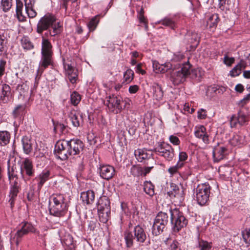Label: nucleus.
<instances>
[{"instance_id":"1","label":"nucleus","mask_w":250,"mask_h":250,"mask_svg":"<svg viewBox=\"0 0 250 250\" xmlns=\"http://www.w3.org/2000/svg\"><path fill=\"white\" fill-rule=\"evenodd\" d=\"M41 54L37 76H41L44 70L53 63L52 46L51 42L43 37H42Z\"/></svg>"},{"instance_id":"2","label":"nucleus","mask_w":250,"mask_h":250,"mask_svg":"<svg viewBox=\"0 0 250 250\" xmlns=\"http://www.w3.org/2000/svg\"><path fill=\"white\" fill-rule=\"evenodd\" d=\"M68 204L64 195L62 194H53L49 200V211L56 216L63 215L67 209Z\"/></svg>"},{"instance_id":"3","label":"nucleus","mask_w":250,"mask_h":250,"mask_svg":"<svg viewBox=\"0 0 250 250\" xmlns=\"http://www.w3.org/2000/svg\"><path fill=\"white\" fill-rule=\"evenodd\" d=\"M191 66L188 63L184 64L181 69L173 71L171 75V81L174 85H178L184 82L188 76L193 78L197 77V70L190 71Z\"/></svg>"},{"instance_id":"4","label":"nucleus","mask_w":250,"mask_h":250,"mask_svg":"<svg viewBox=\"0 0 250 250\" xmlns=\"http://www.w3.org/2000/svg\"><path fill=\"white\" fill-rule=\"evenodd\" d=\"M171 222L174 232H178L182 228L186 226L188 220L182 212L175 208L170 210Z\"/></svg>"},{"instance_id":"5","label":"nucleus","mask_w":250,"mask_h":250,"mask_svg":"<svg viewBox=\"0 0 250 250\" xmlns=\"http://www.w3.org/2000/svg\"><path fill=\"white\" fill-rule=\"evenodd\" d=\"M155 153L168 161L172 160L174 157V151L171 145L165 142H158L154 149Z\"/></svg>"},{"instance_id":"6","label":"nucleus","mask_w":250,"mask_h":250,"mask_svg":"<svg viewBox=\"0 0 250 250\" xmlns=\"http://www.w3.org/2000/svg\"><path fill=\"white\" fill-rule=\"evenodd\" d=\"M146 234L142 228L140 226H136L134 229V235L129 231L125 233V238L126 245L128 247H131L133 244V239H136L139 243H143L146 239Z\"/></svg>"},{"instance_id":"7","label":"nucleus","mask_w":250,"mask_h":250,"mask_svg":"<svg viewBox=\"0 0 250 250\" xmlns=\"http://www.w3.org/2000/svg\"><path fill=\"white\" fill-rule=\"evenodd\" d=\"M210 187L208 184L198 185L196 189V198L201 206L205 205L209 199Z\"/></svg>"},{"instance_id":"8","label":"nucleus","mask_w":250,"mask_h":250,"mask_svg":"<svg viewBox=\"0 0 250 250\" xmlns=\"http://www.w3.org/2000/svg\"><path fill=\"white\" fill-rule=\"evenodd\" d=\"M54 151L59 159L62 160L67 159L70 156L68 141H58L55 145Z\"/></svg>"},{"instance_id":"9","label":"nucleus","mask_w":250,"mask_h":250,"mask_svg":"<svg viewBox=\"0 0 250 250\" xmlns=\"http://www.w3.org/2000/svg\"><path fill=\"white\" fill-rule=\"evenodd\" d=\"M168 217L167 213L160 212L156 216L152 228V231L156 235L162 232L167 224Z\"/></svg>"},{"instance_id":"10","label":"nucleus","mask_w":250,"mask_h":250,"mask_svg":"<svg viewBox=\"0 0 250 250\" xmlns=\"http://www.w3.org/2000/svg\"><path fill=\"white\" fill-rule=\"evenodd\" d=\"M20 173L21 178L26 182L25 175L28 177L34 175L35 170L32 161L28 158L23 159L21 161L20 165Z\"/></svg>"},{"instance_id":"11","label":"nucleus","mask_w":250,"mask_h":250,"mask_svg":"<svg viewBox=\"0 0 250 250\" xmlns=\"http://www.w3.org/2000/svg\"><path fill=\"white\" fill-rule=\"evenodd\" d=\"M123 99L120 96L112 95L109 96L106 104L111 111L115 113H118L123 109L121 105Z\"/></svg>"},{"instance_id":"12","label":"nucleus","mask_w":250,"mask_h":250,"mask_svg":"<svg viewBox=\"0 0 250 250\" xmlns=\"http://www.w3.org/2000/svg\"><path fill=\"white\" fill-rule=\"evenodd\" d=\"M55 21L56 18L54 16L46 14L40 19L38 23V33H42L44 30H47Z\"/></svg>"},{"instance_id":"13","label":"nucleus","mask_w":250,"mask_h":250,"mask_svg":"<svg viewBox=\"0 0 250 250\" xmlns=\"http://www.w3.org/2000/svg\"><path fill=\"white\" fill-rule=\"evenodd\" d=\"M63 67L66 79L71 83H76L78 79V70L71 64L64 62H63Z\"/></svg>"},{"instance_id":"14","label":"nucleus","mask_w":250,"mask_h":250,"mask_svg":"<svg viewBox=\"0 0 250 250\" xmlns=\"http://www.w3.org/2000/svg\"><path fill=\"white\" fill-rule=\"evenodd\" d=\"M70 156L79 154L83 149V143L80 140L72 139L68 141Z\"/></svg>"},{"instance_id":"15","label":"nucleus","mask_w":250,"mask_h":250,"mask_svg":"<svg viewBox=\"0 0 250 250\" xmlns=\"http://www.w3.org/2000/svg\"><path fill=\"white\" fill-rule=\"evenodd\" d=\"M228 153L227 147L222 145H218L214 146L213 150V157L215 162L223 160Z\"/></svg>"},{"instance_id":"16","label":"nucleus","mask_w":250,"mask_h":250,"mask_svg":"<svg viewBox=\"0 0 250 250\" xmlns=\"http://www.w3.org/2000/svg\"><path fill=\"white\" fill-rule=\"evenodd\" d=\"M194 135L197 138L200 139L205 144L209 143L208 135L206 132V129L203 125L196 126L195 127Z\"/></svg>"},{"instance_id":"17","label":"nucleus","mask_w":250,"mask_h":250,"mask_svg":"<svg viewBox=\"0 0 250 250\" xmlns=\"http://www.w3.org/2000/svg\"><path fill=\"white\" fill-rule=\"evenodd\" d=\"M69 118L74 127H78L82 125L83 122V115L78 111L71 110L69 114Z\"/></svg>"},{"instance_id":"18","label":"nucleus","mask_w":250,"mask_h":250,"mask_svg":"<svg viewBox=\"0 0 250 250\" xmlns=\"http://www.w3.org/2000/svg\"><path fill=\"white\" fill-rule=\"evenodd\" d=\"M100 174L103 178L108 180L114 175L115 169L111 166L104 165L100 167Z\"/></svg>"},{"instance_id":"19","label":"nucleus","mask_w":250,"mask_h":250,"mask_svg":"<svg viewBox=\"0 0 250 250\" xmlns=\"http://www.w3.org/2000/svg\"><path fill=\"white\" fill-rule=\"evenodd\" d=\"M247 121V116L242 111L238 113V116H232L230 121V124L231 127H235L237 124L243 125Z\"/></svg>"},{"instance_id":"20","label":"nucleus","mask_w":250,"mask_h":250,"mask_svg":"<svg viewBox=\"0 0 250 250\" xmlns=\"http://www.w3.org/2000/svg\"><path fill=\"white\" fill-rule=\"evenodd\" d=\"M26 13L30 18H35L37 12L34 8L35 0H24Z\"/></svg>"},{"instance_id":"21","label":"nucleus","mask_w":250,"mask_h":250,"mask_svg":"<svg viewBox=\"0 0 250 250\" xmlns=\"http://www.w3.org/2000/svg\"><path fill=\"white\" fill-rule=\"evenodd\" d=\"M50 175V171L48 170H44L35 178V180L37 182L39 189H41L43 185L49 179Z\"/></svg>"},{"instance_id":"22","label":"nucleus","mask_w":250,"mask_h":250,"mask_svg":"<svg viewBox=\"0 0 250 250\" xmlns=\"http://www.w3.org/2000/svg\"><path fill=\"white\" fill-rule=\"evenodd\" d=\"M11 88L7 84L4 83L1 85V92L0 96V101L3 104H6L10 101Z\"/></svg>"},{"instance_id":"23","label":"nucleus","mask_w":250,"mask_h":250,"mask_svg":"<svg viewBox=\"0 0 250 250\" xmlns=\"http://www.w3.org/2000/svg\"><path fill=\"white\" fill-rule=\"evenodd\" d=\"M153 68L156 73H164L172 68V64L169 62L161 64L157 61H153Z\"/></svg>"},{"instance_id":"24","label":"nucleus","mask_w":250,"mask_h":250,"mask_svg":"<svg viewBox=\"0 0 250 250\" xmlns=\"http://www.w3.org/2000/svg\"><path fill=\"white\" fill-rule=\"evenodd\" d=\"M80 198L83 204L86 205L91 204L94 200L95 194L92 190H88L87 191L82 192Z\"/></svg>"},{"instance_id":"25","label":"nucleus","mask_w":250,"mask_h":250,"mask_svg":"<svg viewBox=\"0 0 250 250\" xmlns=\"http://www.w3.org/2000/svg\"><path fill=\"white\" fill-rule=\"evenodd\" d=\"M134 155L138 161L142 162L150 158L151 154L146 149H137L134 151Z\"/></svg>"},{"instance_id":"26","label":"nucleus","mask_w":250,"mask_h":250,"mask_svg":"<svg viewBox=\"0 0 250 250\" xmlns=\"http://www.w3.org/2000/svg\"><path fill=\"white\" fill-rule=\"evenodd\" d=\"M22 145L23 152L26 154H29L32 150L33 142L30 137L24 136L22 140Z\"/></svg>"},{"instance_id":"27","label":"nucleus","mask_w":250,"mask_h":250,"mask_svg":"<svg viewBox=\"0 0 250 250\" xmlns=\"http://www.w3.org/2000/svg\"><path fill=\"white\" fill-rule=\"evenodd\" d=\"M34 228L30 223L27 222L22 225L21 228L16 233V236L18 237H21L23 235L29 232H33Z\"/></svg>"},{"instance_id":"28","label":"nucleus","mask_w":250,"mask_h":250,"mask_svg":"<svg viewBox=\"0 0 250 250\" xmlns=\"http://www.w3.org/2000/svg\"><path fill=\"white\" fill-rule=\"evenodd\" d=\"M28 88L26 83H22L18 84L16 87V90L19 93L18 98L23 100L27 96L28 94Z\"/></svg>"},{"instance_id":"29","label":"nucleus","mask_w":250,"mask_h":250,"mask_svg":"<svg viewBox=\"0 0 250 250\" xmlns=\"http://www.w3.org/2000/svg\"><path fill=\"white\" fill-rule=\"evenodd\" d=\"M177 190L178 191L170 196L174 202L179 204L182 203L185 199L184 189L182 187H181L180 189Z\"/></svg>"},{"instance_id":"30","label":"nucleus","mask_w":250,"mask_h":250,"mask_svg":"<svg viewBox=\"0 0 250 250\" xmlns=\"http://www.w3.org/2000/svg\"><path fill=\"white\" fill-rule=\"evenodd\" d=\"M230 144L235 146H240L245 143L244 137L241 134H235L229 141Z\"/></svg>"},{"instance_id":"31","label":"nucleus","mask_w":250,"mask_h":250,"mask_svg":"<svg viewBox=\"0 0 250 250\" xmlns=\"http://www.w3.org/2000/svg\"><path fill=\"white\" fill-rule=\"evenodd\" d=\"M152 88L153 98L158 101L162 100L164 96L162 87L158 84H155Z\"/></svg>"},{"instance_id":"32","label":"nucleus","mask_w":250,"mask_h":250,"mask_svg":"<svg viewBox=\"0 0 250 250\" xmlns=\"http://www.w3.org/2000/svg\"><path fill=\"white\" fill-rule=\"evenodd\" d=\"M98 215L101 222L106 223L110 217V208H105L104 209H98Z\"/></svg>"},{"instance_id":"33","label":"nucleus","mask_w":250,"mask_h":250,"mask_svg":"<svg viewBox=\"0 0 250 250\" xmlns=\"http://www.w3.org/2000/svg\"><path fill=\"white\" fill-rule=\"evenodd\" d=\"M23 3L21 0H16V15L20 21H24L26 17L22 15Z\"/></svg>"},{"instance_id":"34","label":"nucleus","mask_w":250,"mask_h":250,"mask_svg":"<svg viewBox=\"0 0 250 250\" xmlns=\"http://www.w3.org/2000/svg\"><path fill=\"white\" fill-rule=\"evenodd\" d=\"M196 248L199 250H212V243L199 238Z\"/></svg>"},{"instance_id":"35","label":"nucleus","mask_w":250,"mask_h":250,"mask_svg":"<svg viewBox=\"0 0 250 250\" xmlns=\"http://www.w3.org/2000/svg\"><path fill=\"white\" fill-rule=\"evenodd\" d=\"M246 66L245 62L243 61H241L230 72V75L233 77L238 76L241 73L242 70L246 67Z\"/></svg>"},{"instance_id":"36","label":"nucleus","mask_w":250,"mask_h":250,"mask_svg":"<svg viewBox=\"0 0 250 250\" xmlns=\"http://www.w3.org/2000/svg\"><path fill=\"white\" fill-rule=\"evenodd\" d=\"M208 17L207 26H208L210 28H215L218 21V15L216 14H209Z\"/></svg>"},{"instance_id":"37","label":"nucleus","mask_w":250,"mask_h":250,"mask_svg":"<svg viewBox=\"0 0 250 250\" xmlns=\"http://www.w3.org/2000/svg\"><path fill=\"white\" fill-rule=\"evenodd\" d=\"M77 0H62V6L65 10L67 9L68 3L71 2V12L74 13L78 9L79 6Z\"/></svg>"},{"instance_id":"38","label":"nucleus","mask_w":250,"mask_h":250,"mask_svg":"<svg viewBox=\"0 0 250 250\" xmlns=\"http://www.w3.org/2000/svg\"><path fill=\"white\" fill-rule=\"evenodd\" d=\"M52 30H49V34L51 36H55L60 34L62 30V26L60 22L56 23L55 21L51 25Z\"/></svg>"},{"instance_id":"39","label":"nucleus","mask_w":250,"mask_h":250,"mask_svg":"<svg viewBox=\"0 0 250 250\" xmlns=\"http://www.w3.org/2000/svg\"><path fill=\"white\" fill-rule=\"evenodd\" d=\"M10 138V134L7 131L0 132V145L4 146L9 143Z\"/></svg>"},{"instance_id":"40","label":"nucleus","mask_w":250,"mask_h":250,"mask_svg":"<svg viewBox=\"0 0 250 250\" xmlns=\"http://www.w3.org/2000/svg\"><path fill=\"white\" fill-rule=\"evenodd\" d=\"M62 244L65 245L69 250H72L75 248L73 239L70 235L65 236L62 240Z\"/></svg>"},{"instance_id":"41","label":"nucleus","mask_w":250,"mask_h":250,"mask_svg":"<svg viewBox=\"0 0 250 250\" xmlns=\"http://www.w3.org/2000/svg\"><path fill=\"white\" fill-rule=\"evenodd\" d=\"M98 209H104L105 208H110V202L108 198L104 196L103 198H101L98 201Z\"/></svg>"},{"instance_id":"42","label":"nucleus","mask_w":250,"mask_h":250,"mask_svg":"<svg viewBox=\"0 0 250 250\" xmlns=\"http://www.w3.org/2000/svg\"><path fill=\"white\" fill-rule=\"evenodd\" d=\"M144 190L146 194L152 196L154 194V186L150 182L146 181L144 183Z\"/></svg>"},{"instance_id":"43","label":"nucleus","mask_w":250,"mask_h":250,"mask_svg":"<svg viewBox=\"0 0 250 250\" xmlns=\"http://www.w3.org/2000/svg\"><path fill=\"white\" fill-rule=\"evenodd\" d=\"M159 23L166 26H168L171 29H174L176 27L175 21L170 18L166 17L159 21Z\"/></svg>"},{"instance_id":"44","label":"nucleus","mask_w":250,"mask_h":250,"mask_svg":"<svg viewBox=\"0 0 250 250\" xmlns=\"http://www.w3.org/2000/svg\"><path fill=\"white\" fill-rule=\"evenodd\" d=\"M98 17V15L93 17L88 22L87 26L90 31H94L97 27L99 22V19Z\"/></svg>"},{"instance_id":"45","label":"nucleus","mask_w":250,"mask_h":250,"mask_svg":"<svg viewBox=\"0 0 250 250\" xmlns=\"http://www.w3.org/2000/svg\"><path fill=\"white\" fill-rule=\"evenodd\" d=\"M134 72L129 69H127L124 74V83H129L133 79Z\"/></svg>"},{"instance_id":"46","label":"nucleus","mask_w":250,"mask_h":250,"mask_svg":"<svg viewBox=\"0 0 250 250\" xmlns=\"http://www.w3.org/2000/svg\"><path fill=\"white\" fill-rule=\"evenodd\" d=\"M12 5V0H1L0 8L4 12H8Z\"/></svg>"},{"instance_id":"47","label":"nucleus","mask_w":250,"mask_h":250,"mask_svg":"<svg viewBox=\"0 0 250 250\" xmlns=\"http://www.w3.org/2000/svg\"><path fill=\"white\" fill-rule=\"evenodd\" d=\"M70 100L72 104L77 105L81 100V96L77 92L74 91L71 94Z\"/></svg>"},{"instance_id":"48","label":"nucleus","mask_w":250,"mask_h":250,"mask_svg":"<svg viewBox=\"0 0 250 250\" xmlns=\"http://www.w3.org/2000/svg\"><path fill=\"white\" fill-rule=\"evenodd\" d=\"M130 172L135 176H139L143 174V169L139 166H133L130 169Z\"/></svg>"},{"instance_id":"49","label":"nucleus","mask_w":250,"mask_h":250,"mask_svg":"<svg viewBox=\"0 0 250 250\" xmlns=\"http://www.w3.org/2000/svg\"><path fill=\"white\" fill-rule=\"evenodd\" d=\"M19 187H17L16 186L15 187L11 186L10 192V199L9 200V202H10L11 205L13 203L15 198L17 196L19 192Z\"/></svg>"},{"instance_id":"50","label":"nucleus","mask_w":250,"mask_h":250,"mask_svg":"<svg viewBox=\"0 0 250 250\" xmlns=\"http://www.w3.org/2000/svg\"><path fill=\"white\" fill-rule=\"evenodd\" d=\"M241 233L244 242L248 245H250V229H245Z\"/></svg>"},{"instance_id":"51","label":"nucleus","mask_w":250,"mask_h":250,"mask_svg":"<svg viewBox=\"0 0 250 250\" xmlns=\"http://www.w3.org/2000/svg\"><path fill=\"white\" fill-rule=\"evenodd\" d=\"M21 42L22 46L24 49L29 50L33 47V44L27 38H23L21 40Z\"/></svg>"},{"instance_id":"52","label":"nucleus","mask_w":250,"mask_h":250,"mask_svg":"<svg viewBox=\"0 0 250 250\" xmlns=\"http://www.w3.org/2000/svg\"><path fill=\"white\" fill-rule=\"evenodd\" d=\"M182 167H183L182 166V164H181L180 163H177L176 165H175L174 166L170 167L168 169V172L171 175H173L174 174L178 172V171L179 170V169L181 168Z\"/></svg>"},{"instance_id":"53","label":"nucleus","mask_w":250,"mask_h":250,"mask_svg":"<svg viewBox=\"0 0 250 250\" xmlns=\"http://www.w3.org/2000/svg\"><path fill=\"white\" fill-rule=\"evenodd\" d=\"M218 172L220 175L227 177L229 175L231 170L229 167L223 166L219 167Z\"/></svg>"},{"instance_id":"54","label":"nucleus","mask_w":250,"mask_h":250,"mask_svg":"<svg viewBox=\"0 0 250 250\" xmlns=\"http://www.w3.org/2000/svg\"><path fill=\"white\" fill-rule=\"evenodd\" d=\"M188 159V154L184 151L180 152L179 154V160L177 163L182 164V166L183 167L185 165V162Z\"/></svg>"},{"instance_id":"55","label":"nucleus","mask_w":250,"mask_h":250,"mask_svg":"<svg viewBox=\"0 0 250 250\" xmlns=\"http://www.w3.org/2000/svg\"><path fill=\"white\" fill-rule=\"evenodd\" d=\"M6 37L3 34H0V54L4 51V47L6 46Z\"/></svg>"},{"instance_id":"56","label":"nucleus","mask_w":250,"mask_h":250,"mask_svg":"<svg viewBox=\"0 0 250 250\" xmlns=\"http://www.w3.org/2000/svg\"><path fill=\"white\" fill-rule=\"evenodd\" d=\"M184 57V55L183 53L181 52H177L173 54V57L172 60L175 62H179L182 60Z\"/></svg>"},{"instance_id":"57","label":"nucleus","mask_w":250,"mask_h":250,"mask_svg":"<svg viewBox=\"0 0 250 250\" xmlns=\"http://www.w3.org/2000/svg\"><path fill=\"white\" fill-rule=\"evenodd\" d=\"M169 250H181L180 244L177 241H173L169 247Z\"/></svg>"},{"instance_id":"58","label":"nucleus","mask_w":250,"mask_h":250,"mask_svg":"<svg viewBox=\"0 0 250 250\" xmlns=\"http://www.w3.org/2000/svg\"><path fill=\"white\" fill-rule=\"evenodd\" d=\"M169 141L171 143H172L173 145H178L180 143V141L179 138L174 135H170L169 137Z\"/></svg>"},{"instance_id":"59","label":"nucleus","mask_w":250,"mask_h":250,"mask_svg":"<svg viewBox=\"0 0 250 250\" xmlns=\"http://www.w3.org/2000/svg\"><path fill=\"white\" fill-rule=\"evenodd\" d=\"M24 109V107L21 105H19L16 106L13 111V114L15 117L19 115L21 112H22Z\"/></svg>"},{"instance_id":"60","label":"nucleus","mask_w":250,"mask_h":250,"mask_svg":"<svg viewBox=\"0 0 250 250\" xmlns=\"http://www.w3.org/2000/svg\"><path fill=\"white\" fill-rule=\"evenodd\" d=\"M234 62V59L232 57H229L228 56H225L224 58V63L230 66Z\"/></svg>"},{"instance_id":"61","label":"nucleus","mask_w":250,"mask_h":250,"mask_svg":"<svg viewBox=\"0 0 250 250\" xmlns=\"http://www.w3.org/2000/svg\"><path fill=\"white\" fill-rule=\"evenodd\" d=\"M6 62L3 60H0V78L4 74Z\"/></svg>"},{"instance_id":"62","label":"nucleus","mask_w":250,"mask_h":250,"mask_svg":"<svg viewBox=\"0 0 250 250\" xmlns=\"http://www.w3.org/2000/svg\"><path fill=\"white\" fill-rule=\"evenodd\" d=\"M207 116L206 111L203 109H201L198 111V118L200 119H205Z\"/></svg>"},{"instance_id":"63","label":"nucleus","mask_w":250,"mask_h":250,"mask_svg":"<svg viewBox=\"0 0 250 250\" xmlns=\"http://www.w3.org/2000/svg\"><path fill=\"white\" fill-rule=\"evenodd\" d=\"M139 89V87L137 85H133L129 86L128 91L130 93H135Z\"/></svg>"},{"instance_id":"64","label":"nucleus","mask_w":250,"mask_h":250,"mask_svg":"<svg viewBox=\"0 0 250 250\" xmlns=\"http://www.w3.org/2000/svg\"><path fill=\"white\" fill-rule=\"evenodd\" d=\"M230 3V0H219V6L220 8L225 6L226 5H229Z\"/></svg>"}]
</instances>
